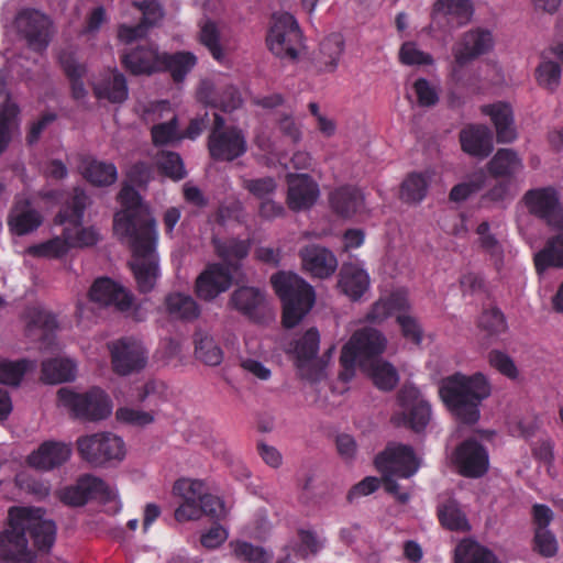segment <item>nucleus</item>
<instances>
[{
  "label": "nucleus",
  "instance_id": "9b49d317",
  "mask_svg": "<svg viewBox=\"0 0 563 563\" xmlns=\"http://www.w3.org/2000/svg\"><path fill=\"white\" fill-rule=\"evenodd\" d=\"M399 410L391 417L397 427H409L415 431L423 430L431 419V408L420 390L405 386L398 395Z\"/></svg>",
  "mask_w": 563,
  "mask_h": 563
},
{
  "label": "nucleus",
  "instance_id": "bb28decb",
  "mask_svg": "<svg viewBox=\"0 0 563 563\" xmlns=\"http://www.w3.org/2000/svg\"><path fill=\"white\" fill-rule=\"evenodd\" d=\"M267 300L265 292L253 286H242L236 288L230 295L228 307L239 313L250 318L257 319L266 309Z\"/></svg>",
  "mask_w": 563,
  "mask_h": 563
},
{
  "label": "nucleus",
  "instance_id": "412c9836",
  "mask_svg": "<svg viewBox=\"0 0 563 563\" xmlns=\"http://www.w3.org/2000/svg\"><path fill=\"white\" fill-rule=\"evenodd\" d=\"M71 456V446L62 441H44L26 456V464L49 472L64 465Z\"/></svg>",
  "mask_w": 563,
  "mask_h": 563
},
{
  "label": "nucleus",
  "instance_id": "4c0bfd02",
  "mask_svg": "<svg viewBox=\"0 0 563 563\" xmlns=\"http://www.w3.org/2000/svg\"><path fill=\"white\" fill-rule=\"evenodd\" d=\"M77 366L70 358L59 357L42 363L41 379L47 384H60L75 379Z\"/></svg>",
  "mask_w": 563,
  "mask_h": 563
},
{
  "label": "nucleus",
  "instance_id": "603ef678",
  "mask_svg": "<svg viewBox=\"0 0 563 563\" xmlns=\"http://www.w3.org/2000/svg\"><path fill=\"white\" fill-rule=\"evenodd\" d=\"M429 179L423 174H410L401 184L400 199L407 203H418L427 195Z\"/></svg>",
  "mask_w": 563,
  "mask_h": 563
},
{
  "label": "nucleus",
  "instance_id": "b1692460",
  "mask_svg": "<svg viewBox=\"0 0 563 563\" xmlns=\"http://www.w3.org/2000/svg\"><path fill=\"white\" fill-rule=\"evenodd\" d=\"M454 462L459 472L466 477H481L488 470V453L476 441L466 440L455 451Z\"/></svg>",
  "mask_w": 563,
  "mask_h": 563
},
{
  "label": "nucleus",
  "instance_id": "13d9d810",
  "mask_svg": "<svg viewBox=\"0 0 563 563\" xmlns=\"http://www.w3.org/2000/svg\"><path fill=\"white\" fill-rule=\"evenodd\" d=\"M532 456L538 462L539 467H544L547 475L554 478V442L551 438H544L536 441L531 448Z\"/></svg>",
  "mask_w": 563,
  "mask_h": 563
},
{
  "label": "nucleus",
  "instance_id": "a18cd8bd",
  "mask_svg": "<svg viewBox=\"0 0 563 563\" xmlns=\"http://www.w3.org/2000/svg\"><path fill=\"white\" fill-rule=\"evenodd\" d=\"M198 38L216 60H225L227 49L222 43L220 31L214 22L207 21L201 24Z\"/></svg>",
  "mask_w": 563,
  "mask_h": 563
},
{
  "label": "nucleus",
  "instance_id": "423d86ee",
  "mask_svg": "<svg viewBox=\"0 0 563 563\" xmlns=\"http://www.w3.org/2000/svg\"><path fill=\"white\" fill-rule=\"evenodd\" d=\"M87 205L88 197L81 189L76 188L70 200L56 217V222L64 225V236L69 240L71 249L90 247L100 240V234L96 228H84L81 225Z\"/></svg>",
  "mask_w": 563,
  "mask_h": 563
},
{
  "label": "nucleus",
  "instance_id": "37998d69",
  "mask_svg": "<svg viewBox=\"0 0 563 563\" xmlns=\"http://www.w3.org/2000/svg\"><path fill=\"white\" fill-rule=\"evenodd\" d=\"M551 238L544 250L534 255L536 269L541 273L549 266L563 267V230Z\"/></svg>",
  "mask_w": 563,
  "mask_h": 563
},
{
  "label": "nucleus",
  "instance_id": "2eb2a0df",
  "mask_svg": "<svg viewBox=\"0 0 563 563\" xmlns=\"http://www.w3.org/2000/svg\"><path fill=\"white\" fill-rule=\"evenodd\" d=\"M142 115L145 122L153 123L152 137L156 145L181 139L177 132V117L167 101L151 103Z\"/></svg>",
  "mask_w": 563,
  "mask_h": 563
},
{
  "label": "nucleus",
  "instance_id": "9d476101",
  "mask_svg": "<svg viewBox=\"0 0 563 563\" xmlns=\"http://www.w3.org/2000/svg\"><path fill=\"white\" fill-rule=\"evenodd\" d=\"M76 443L79 455L95 466L121 462L126 453L123 440L111 432L82 435Z\"/></svg>",
  "mask_w": 563,
  "mask_h": 563
},
{
  "label": "nucleus",
  "instance_id": "39448f33",
  "mask_svg": "<svg viewBox=\"0 0 563 563\" xmlns=\"http://www.w3.org/2000/svg\"><path fill=\"white\" fill-rule=\"evenodd\" d=\"M387 344L388 340L382 331L372 327L357 329L342 347L340 361L345 368L342 376L347 379L352 375H347V372L353 369L355 363L363 367L378 361Z\"/></svg>",
  "mask_w": 563,
  "mask_h": 563
},
{
  "label": "nucleus",
  "instance_id": "1a4fd4ad",
  "mask_svg": "<svg viewBox=\"0 0 563 563\" xmlns=\"http://www.w3.org/2000/svg\"><path fill=\"white\" fill-rule=\"evenodd\" d=\"M15 25L27 47L36 53L45 52L55 34L51 15L35 8L21 9L15 16Z\"/></svg>",
  "mask_w": 563,
  "mask_h": 563
},
{
  "label": "nucleus",
  "instance_id": "dca6fc26",
  "mask_svg": "<svg viewBox=\"0 0 563 563\" xmlns=\"http://www.w3.org/2000/svg\"><path fill=\"white\" fill-rule=\"evenodd\" d=\"M113 371L122 376L143 369L147 362L146 350L134 339H121L109 345Z\"/></svg>",
  "mask_w": 563,
  "mask_h": 563
},
{
  "label": "nucleus",
  "instance_id": "8fccbe9b",
  "mask_svg": "<svg viewBox=\"0 0 563 563\" xmlns=\"http://www.w3.org/2000/svg\"><path fill=\"white\" fill-rule=\"evenodd\" d=\"M79 479L88 500L91 498L99 499L103 503L117 500L118 492L115 487L106 483L101 478L92 475H85Z\"/></svg>",
  "mask_w": 563,
  "mask_h": 563
},
{
  "label": "nucleus",
  "instance_id": "49530a36",
  "mask_svg": "<svg viewBox=\"0 0 563 563\" xmlns=\"http://www.w3.org/2000/svg\"><path fill=\"white\" fill-rule=\"evenodd\" d=\"M212 243L217 255L227 263L245 258L251 247L250 241L233 238L224 240L214 238Z\"/></svg>",
  "mask_w": 563,
  "mask_h": 563
},
{
  "label": "nucleus",
  "instance_id": "6e6d98bb",
  "mask_svg": "<svg viewBox=\"0 0 563 563\" xmlns=\"http://www.w3.org/2000/svg\"><path fill=\"white\" fill-rule=\"evenodd\" d=\"M398 59L402 65L410 67L430 66L434 62L432 55L422 51L413 41H407L401 44Z\"/></svg>",
  "mask_w": 563,
  "mask_h": 563
},
{
  "label": "nucleus",
  "instance_id": "cd10ccee",
  "mask_svg": "<svg viewBox=\"0 0 563 563\" xmlns=\"http://www.w3.org/2000/svg\"><path fill=\"white\" fill-rule=\"evenodd\" d=\"M42 223V216L24 196H16L8 216V227L11 233L24 235L36 230Z\"/></svg>",
  "mask_w": 563,
  "mask_h": 563
},
{
  "label": "nucleus",
  "instance_id": "bf43d9fd",
  "mask_svg": "<svg viewBox=\"0 0 563 563\" xmlns=\"http://www.w3.org/2000/svg\"><path fill=\"white\" fill-rule=\"evenodd\" d=\"M210 89L208 84H203L199 90V98L206 103H211L216 107H220L224 111H232L238 109L242 104V98L239 90L233 86L225 87L218 100H209L205 92Z\"/></svg>",
  "mask_w": 563,
  "mask_h": 563
},
{
  "label": "nucleus",
  "instance_id": "0eeeda50",
  "mask_svg": "<svg viewBox=\"0 0 563 563\" xmlns=\"http://www.w3.org/2000/svg\"><path fill=\"white\" fill-rule=\"evenodd\" d=\"M57 398L62 407L79 419L98 421L108 418L112 412L111 400L100 388H91L85 393L60 388Z\"/></svg>",
  "mask_w": 563,
  "mask_h": 563
},
{
  "label": "nucleus",
  "instance_id": "680f3d73",
  "mask_svg": "<svg viewBox=\"0 0 563 563\" xmlns=\"http://www.w3.org/2000/svg\"><path fill=\"white\" fill-rule=\"evenodd\" d=\"M485 179L483 170L474 173L468 180L457 184L451 189L450 199L454 202L466 200L484 187Z\"/></svg>",
  "mask_w": 563,
  "mask_h": 563
},
{
  "label": "nucleus",
  "instance_id": "de8ad7c7",
  "mask_svg": "<svg viewBox=\"0 0 563 563\" xmlns=\"http://www.w3.org/2000/svg\"><path fill=\"white\" fill-rule=\"evenodd\" d=\"M196 357L209 366H218L223 360V352L212 336L205 332L196 334Z\"/></svg>",
  "mask_w": 563,
  "mask_h": 563
},
{
  "label": "nucleus",
  "instance_id": "864d4df0",
  "mask_svg": "<svg viewBox=\"0 0 563 563\" xmlns=\"http://www.w3.org/2000/svg\"><path fill=\"white\" fill-rule=\"evenodd\" d=\"M439 518L441 523L450 530L467 531L471 528L465 514L455 500H449L440 506Z\"/></svg>",
  "mask_w": 563,
  "mask_h": 563
},
{
  "label": "nucleus",
  "instance_id": "f8f14e48",
  "mask_svg": "<svg viewBox=\"0 0 563 563\" xmlns=\"http://www.w3.org/2000/svg\"><path fill=\"white\" fill-rule=\"evenodd\" d=\"M320 334L317 329H309L296 340L289 352L295 355L300 376L309 382H319L324 377V363L318 358Z\"/></svg>",
  "mask_w": 563,
  "mask_h": 563
},
{
  "label": "nucleus",
  "instance_id": "3c124183",
  "mask_svg": "<svg viewBox=\"0 0 563 563\" xmlns=\"http://www.w3.org/2000/svg\"><path fill=\"white\" fill-rule=\"evenodd\" d=\"M35 367V363L29 360H1L0 361V384L19 386L27 371Z\"/></svg>",
  "mask_w": 563,
  "mask_h": 563
},
{
  "label": "nucleus",
  "instance_id": "5701e85b",
  "mask_svg": "<svg viewBox=\"0 0 563 563\" xmlns=\"http://www.w3.org/2000/svg\"><path fill=\"white\" fill-rule=\"evenodd\" d=\"M123 67L133 75H152L164 71L163 53L156 45H140L122 54Z\"/></svg>",
  "mask_w": 563,
  "mask_h": 563
},
{
  "label": "nucleus",
  "instance_id": "58836bf2",
  "mask_svg": "<svg viewBox=\"0 0 563 563\" xmlns=\"http://www.w3.org/2000/svg\"><path fill=\"white\" fill-rule=\"evenodd\" d=\"M455 563H501L488 548L473 540H463L454 553Z\"/></svg>",
  "mask_w": 563,
  "mask_h": 563
},
{
  "label": "nucleus",
  "instance_id": "09e8293b",
  "mask_svg": "<svg viewBox=\"0 0 563 563\" xmlns=\"http://www.w3.org/2000/svg\"><path fill=\"white\" fill-rule=\"evenodd\" d=\"M163 59L164 70H168L175 81H181L197 64V57L190 52L163 53Z\"/></svg>",
  "mask_w": 563,
  "mask_h": 563
},
{
  "label": "nucleus",
  "instance_id": "4d7b16f0",
  "mask_svg": "<svg viewBox=\"0 0 563 563\" xmlns=\"http://www.w3.org/2000/svg\"><path fill=\"white\" fill-rule=\"evenodd\" d=\"M71 249L69 240L64 236H56L44 243L30 246L27 253L33 256L57 258L64 256Z\"/></svg>",
  "mask_w": 563,
  "mask_h": 563
},
{
  "label": "nucleus",
  "instance_id": "f257e3e1",
  "mask_svg": "<svg viewBox=\"0 0 563 563\" xmlns=\"http://www.w3.org/2000/svg\"><path fill=\"white\" fill-rule=\"evenodd\" d=\"M119 200L124 210L115 214L113 230L129 244L132 251L130 266L136 284L141 291L147 292L159 276L155 219L133 187L124 186L119 192Z\"/></svg>",
  "mask_w": 563,
  "mask_h": 563
},
{
  "label": "nucleus",
  "instance_id": "c85d7f7f",
  "mask_svg": "<svg viewBox=\"0 0 563 563\" xmlns=\"http://www.w3.org/2000/svg\"><path fill=\"white\" fill-rule=\"evenodd\" d=\"M92 88L98 99L112 103H122L129 96L126 79L118 69H108L101 73L95 78Z\"/></svg>",
  "mask_w": 563,
  "mask_h": 563
},
{
  "label": "nucleus",
  "instance_id": "a211bd4d",
  "mask_svg": "<svg viewBox=\"0 0 563 563\" xmlns=\"http://www.w3.org/2000/svg\"><path fill=\"white\" fill-rule=\"evenodd\" d=\"M473 14L471 0H437L432 9V23L439 29L453 30L470 23Z\"/></svg>",
  "mask_w": 563,
  "mask_h": 563
},
{
  "label": "nucleus",
  "instance_id": "e433bc0d",
  "mask_svg": "<svg viewBox=\"0 0 563 563\" xmlns=\"http://www.w3.org/2000/svg\"><path fill=\"white\" fill-rule=\"evenodd\" d=\"M487 169L494 177H512L523 169V162L511 148H500L487 164Z\"/></svg>",
  "mask_w": 563,
  "mask_h": 563
},
{
  "label": "nucleus",
  "instance_id": "c03bdc74",
  "mask_svg": "<svg viewBox=\"0 0 563 563\" xmlns=\"http://www.w3.org/2000/svg\"><path fill=\"white\" fill-rule=\"evenodd\" d=\"M362 369L371 376L375 386L382 390H391L399 382L397 369L393 364L383 360L363 366Z\"/></svg>",
  "mask_w": 563,
  "mask_h": 563
},
{
  "label": "nucleus",
  "instance_id": "7ed1b4c3",
  "mask_svg": "<svg viewBox=\"0 0 563 563\" xmlns=\"http://www.w3.org/2000/svg\"><path fill=\"white\" fill-rule=\"evenodd\" d=\"M490 385L482 373L471 376L455 373L443 378L439 394L450 411L464 423H475L479 405L490 395Z\"/></svg>",
  "mask_w": 563,
  "mask_h": 563
},
{
  "label": "nucleus",
  "instance_id": "393cba45",
  "mask_svg": "<svg viewBox=\"0 0 563 563\" xmlns=\"http://www.w3.org/2000/svg\"><path fill=\"white\" fill-rule=\"evenodd\" d=\"M299 256L303 271L316 278H328L338 268L335 255L330 250L320 245L305 246L300 250Z\"/></svg>",
  "mask_w": 563,
  "mask_h": 563
},
{
  "label": "nucleus",
  "instance_id": "a19ab883",
  "mask_svg": "<svg viewBox=\"0 0 563 563\" xmlns=\"http://www.w3.org/2000/svg\"><path fill=\"white\" fill-rule=\"evenodd\" d=\"M165 309L170 318L179 320H195L200 314L196 300L180 292L170 294L165 298Z\"/></svg>",
  "mask_w": 563,
  "mask_h": 563
},
{
  "label": "nucleus",
  "instance_id": "69168bd1",
  "mask_svg": "<svg viewBox=\"0 0 563 563\" xmlns=\"http://www.w3.org/2000/svg\"><path fill=\"white\" fill-rule=\"evenodd\" d=\"M476 233L479 236V246L490 255L496 264L499 263L503 257V247L499 241L490 233L489 223L487 221L482 222L477 227Z\"/></svg>",
  "mask_w": 563,
  "mask_h": 563
},
{
  "label": "nucleus",
  "instance_id": "7c9ffc66",
  "mask_svg": "<svg viewBox=\"0 0 563 563\" xmlns=\"http://www.w3.org/2000/svg\"><path fill=\"white\" fill-rule=\"evenodd\" d=\"M329 203L334 213L342 218H351L365 208L363 192L354 186H341L331 191Z\"/></svg>",
  "mask_w": 563,
  "mask_h": 563
},
{
  "label": "nucleus",
  "instance_id": "f704fd0d",
  "mask_svg": "<svg viewBox=\"0 0 563 563\" xmlns=\"http://www.w3.org/2000/svg\"><path fill=\"white\" fill-rule=\"evenodd\" d=\"M79 172L90 184L98 187L110 186L118 178L114 164L85 157L79 165Z\"/></svg>",
  "mask_w": 563,
  "mask_h": 563
},
{
  "label": "nucleus",
  "instance_id": "79ce46f5",
  "mask_svg": "<svg viewBox=\"0 0 563 563\" xmlns=\"http://www.w3.org/2000/svg\"><path fill=\"white\" fill-rule=\"evenodd\" d=\"M477 325L485 345H489L507 331L504 314L495 308L483 311Z\"/></svg>",
  "mask_w": 563,
  "mask_h": 563
},
{
  "label": "nucleus",
  "instance_id": "e2e57ef3",
  "mask_svg": "<svg viewBox=\"0 0 563 563\" xmlns=\"http://www.w3.org/2000/svg\"><path fill=\"white\" fill-rule=\"evenodd\" d=\"M174 495L181 500H202L209 494L205 493V483L199 479L181 478L173 487Z\"/></svg>",
  "mask_w": 563,
  "mask_h": 563
},
{
  "label": "nucleus",
  "instance_id": "c9c22d12",
  "mask_svg": "<svg viewBox=\"0 0 563 563\" xmlns=\"http://www.w3.org/2000/svg\"><path fill=\"white\" fill-rule=\"evenodd\" d=\"M410 307L407 295L402 291L391 294L387 298L377 300L366 313L365 320L372 323H382L391 314H398Z\"/></svg>",
  "mask_w": 563,
  "mask_h": 563
},
{
  "label": "nucleus",
  "instance_id": "4be33fe9",
  "mask_svg": "<svg viewBox=\"0 0 563 563\" xmlns=\"http://www.w3.org/2000/svg\"><path fill=\"white\" fill-rule=\"evenodd\" d=\"M287 185V205L292 211L310 209L320 197L319 185L307 174H288Z\"/></svg>",
  "mask_w": 563,
  "mask_h": 563
},
{
  "label": "nucleus",
  "instance_id": "c756f323",
  "mask_svg": "<svg viewBox=\"0 0 563 563\" xmlns=\"http://www.w3.org/2000/svg\"><path fill=\"white\" fill-rule=\"evenodd\" d=\"M371 279L360 263H344L339 273L338 287L352 300H358L369 288Z\"/></svg>",
  "mask_w": 563,
  "mask_h": 563
},
{
  "label": "nucleus",
  "instance_id": "ddd939ff",
  "mask_svg": "<svg viewBox=\"0 0 563 563\" xmlns=\"http://www.w3.org/2000/svg\"><path fill=\"white\" fill-rule=\"evenodd\" d=\"M208 148L214 159L233 161L246 152V140L241 130L234 126L225 128L223 118L214 114Z\"/></svg>",
  "mask_w": 563,
  "mask_h": 563
},
{
  "label": "nucleus",
  "instance_id": "5fc2aeb1",
  "mask_svg": "<svg viewBox=\"0 0 563 563\" xmlns=\"http://www.w3.org/2000/svg\"><path fill=\"white\" fill-rule=\"evenodd\" d=\"M234 556L245 563H271L273 555L262 547L245 541L231 542Z\"/></svg>",
  "mask_w": 563,
  "mask_h": 563
},
{
  "label": "nucleus",
  "instance_id": "052dcab7",
  "mask_svg": "<svg viewBox=\"0 0 563 563\" xmlns=\"http://www.w3.org/2000/svg\"><path fill=\"white\" fill-rule=\"evenodd\" d=\"M156 164L162 173L174 180H180L186 176L183 161L177 153L165 151L158 153Z\"/></svg>",
  "mask_w": 563,
  "mask_h": 563
},
{
  "label": "nucleus",
  "instance_id": "20e7f679",
  "mask_svg": "<svg viewBox=\"0 0 563 563\" xmlns=\"http://www.w3.org/2000/svg\"><path fill=\"white\" fill-rule=\"evenodd\" d=\"M271 283L284 303V325H297L314 303L313 288L297 274L286 272L274 274Z\"/></svg>",
  "mask_w": 563,
  "mask_h": 563
},
{
  "label": "nucleus",
  "instance_id": "a878e982",
  "mask_svg": "<svg viewBox=\"0 0 563 563\" xmlns=\"http://www.w3.org/2000/svg\"><path fill=\"white\" fill-rule=\"evenodd\" d=\"M90 299L100 306H114L128 310L132 305V295L121 285L107 277L98 278L89 291Z\"/></svg>",
  "mask_w": 563,
  "mask_h": 563
},
{
  "label": "nucleus",
  "instance_id": "f3484780",
  "mask_svg": "<svg viewBox=\"0 0 563 563\" xmlns=\"http://www.w3.org/2000/svg\"><path fill=\"white\" fill-rule=\"evenodd\" d=\"M530 213L555 231L563 230V205L554 187L530 189Z\"/></svg>",
  "mask_w": 563,
  "mask_h": 563
},
{
  "label": "nucleus",
  "instance_id": "6ab92c4d",
  "mask_svg": "<svg viewBox=\"0 0 563 563\" xmlns=\"http://www.w3.org/2000/svg\"><path fill=\"white\" fill-rule=\"evenodd\" d=\"M492 33L484 29H472L462 34L452 48L456 66L463 67L492 49Z\"/></svg>",
  "mask_w": 563,
  "mask_h": 563
},
{
  "label": "nucleus",
  "instance_id": "aec40b11",
  "mask_svg": "<svg viewBox=\"0 0 563 563\" xmlns=\"http://www.w3.org/2000/svg\"><path fill=\"white\" fill-rule=\"evenodd\" d=\"M232 273L221 264H208L198 275L195 283L196 295L205 300L212 301L232 285Z\"/></svg>",
  "mask_w": 563,
  "mask_h": 563
},
{
  "label": "nucleus",
  "instance_id": "72a5a7b5",
  "mask_svg": "<svg viewBox=\"0 0 563 563\" xmlns=\"http://www.w3.org/2000/svg\"><path fill=\"white\" fill-rule=\"evenodd\" d=\"M343 52V36L339 33H332L320 42L313 56L314 66L322 73H333L338 68Z\"/></svg>",
  "mask_w": 563,
  "mask_h": 563
},
{
  "label": "nucleus",
  "instance_id": "774afa93",
  "mask_svg": "<svg viewBox=\"0 0 563 563\" xmlns=\"http://www.w3.org/2000/svg\"><path fill=\"white\" fill-rule=\"evenodd\" d=\"M397 322L401 329L404 338L419 345L422 341V328L418 320L408 313V310L401 311L397 314Z\"/></svg>",
  "mask_w": 563,
  "mask_h": 563
},
{
  "label": "nucleus",
  "instance_id": "2f4dec72",
  "mask_svg": "<svg viewBox=\"0 0 563 563\" xmlns=\"http://www.w3.org/2000/svg\"><path fill=\"white\" fill-rule=\"evenodd\" d=\"M482 112L490 117L498 143H511L517 139L514 112L509 104L504 102L487 104L482 108Z\"/></svg>",
  "mask_w": 563,
  "mask_h": 563
},
{
  "label": "nucleus",
  "instance_id": "ea45409f",
  "mask_svg": "<svg viewBox=\"0 0 563 563\" xmlns=\"http://www.w3.org/2000/svg\"><path fill=\"white\" fill-rule=\"evenodd\" d=\"M210 503H216L218 506L220 505L214 495L205 496L202 500H183L175 510V519L178 522H186L190 520H199L203 515L223 514L221 507L217 510L209 508Z\"/></svg>",
  "mask_w": 563,
  "mask_h": 563
},
{
  "label": "nucleus",
  "instance_id": "f03ea898",
  "mask_svg": "<svg viewBox=\"0 0 563 563\" xmlns=\"http://www.w3.org/2000/svg\"><path fill=\"white\" fill-rule=\"evenodd\" d=\"M29 536L38 552H48L56 538L54 521L40 508L14 507L9 510V529L0 533V563H33L35 553L27 545Z\"/></svg>",
  "mask_w": 563,
  "mask_h": 563
},
{
  "label": "nucleus",
  "instance_id": "473e14b6",
  "mask_svg": "<svg viewBox=\"0 0 563 563\" xmlns=\"http://www.w3.org/2000/svg\"><path fill=\"white\" fill-rule=\"evenodd\" d=\"M462 150L468 155L484 158L494 148L490 130L485 125H468L460 133Z\"/></svg>",
  "mask_w": 563,
  "mask_h": 563
},
{
  "label": "nucleus",
  "instance_id": "338daca9",
  "mask_svg": "<svg viewBox=\"0 0 563 563\" xmlns=\"http://www.w3.org/2000/svg\"><path fill=\"white\" fill-rule=\"evenodd\" d=\"M536 77L540 86L552 91L560 84V65L554 62H544L537 68Z\"/></svg>",
  "mask_w": 563,
  "mask_h": 563
},
{
  "label": "nucleus",
  "instance_id": "4468645a",
  "mask_svg": "<svg viewBox=\"0 0 563 563\" xmlns=\"http://www.w3.org/2000/svg\"><path fill=\"white\" fill-rule=\"evenodd\" d=\"M377 468L384 475L409 478L420 467V461L413 450L404 444H390L375 459Z\"/></svg>",
  "mask_w": 563,
  "mask_h": 563
},
{
  "label": "nucleus",
  "instance_id": "6e6552de",
  "mask_svg": "<svg viewBox=\"0 0 563 563\" xmlns=\"http://www.w3.org/2000/svg\"><path fill=\"white\" fill-rule=\"evenodd\" d=\"M266 42L275 56L288 60H296L303 46L299 25L288 12L273 15Z\"/></svg>",
  "mask_w": 563,
  "mask_h": 563
},
{
  "label": "nucleus",
  "instance_id": "0e129e2a",
  "mask_svg": "<svg viewBox=\"0 0 563 563\" xmlns=\"http://www.w3.org/2000/svg\"><path fill=\"white\" fill-rule=\"evenodd\" d=\"M533 551L545 559L554 558L559 552V542L550 530H534Z\"/></svg>",
  "mask_w": 563,
  "mask_h": 563
}]
</instances>
